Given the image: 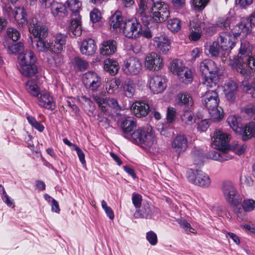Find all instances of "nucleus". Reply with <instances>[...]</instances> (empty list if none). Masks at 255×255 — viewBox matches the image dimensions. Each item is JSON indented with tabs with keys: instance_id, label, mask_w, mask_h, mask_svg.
Masks as SVG:
<instances>
[{
	"instance_id": "nucleus-7",
	"label": "nucleus",
	"mask_w": 255,
	"mask_h": 255,
	"mask_svg": "<svg viewBox=\"0 0 255 255\" xmlns=\"http://www.w3.org/2000/svg\"><path fill=\"white\" fill-rule=\"evenodd\" d=\"M186 176L190 182L202 187H207L211 183L209 176L200 170L189 169L186 171Z\"/></svg>"
},
{
	"instance_id": "nucleus-10",
	"label": "nucleus",
	"mask_w": 255,
	"mask_h": 255,
	"mask_svg": "<svg viewBox=\"0 0 255 255\" xmlns=\"http://www.w3.org/2000/svg\"><path fill=\"white\" fill-rule=\"evenodd\" d=\"M83 83L87 89L96 92L102 86V79L97 73L88 71L83 75Z\"/></svg>"
},
{
	"instance_id": "nucleus-31",
	"label": "nucleus",
	"mask_w": 255,
	"mask_h": 255,
	"mask_svg": "<svg viewBox=\"0 0 255 255\" xmlns=\"http://www.w3.org/2000/svg\"><path fill=\"white\" fill-rule=\"evenodd\" d=\"M201 23H196L194 21L190 22V34L189 35V38L191 41H196L200 39L202 33Z\"/></svg>"
},
{
	"instance_id": "nucleus-39",
	"label": "nucleus",
	"mask_w": 255,
	"mask_h": 255,
	"mask_svg": "<svg viewBox=\"0 0 255 255\" xmlns=\"http://www.w3.org/2000/svg\"><path fill=\"white\" fill-rule=\"evenodd\" d=\"M121 83V81L119 79H108L105 85L107 93L109 94H115Z\"/></svg>"
},
{
	"instance_id": "nucleus-45",
	"label": "nucleus",
	"mask_w": 255,
	"mask_h": 255,
	"mask_svg": "<svg viewBox=\"0 0 255 255\" xmlns=\"http://www.w3.org/2000/svg\"><path fill=\"white\" fill-rule=\"evenodd\" d=\"M124 94L128 98H132L135 93V86L132 81H126L123 85Z\"/></svg>"
},
{
	"instance_id": "nucleus-62",
	"label": "nucleus",
	"mask_w": 255,
	"mask_h": 255,
	"mask_svg": "<svg viewBox=\"0 0 255 255\" xmlns=\"http://www.w3.org/2000/svg\"><path fill=\"white\" fill-rule=\"evenodd\" d=\"M242 111L249 116H252L255 114V106L253 104L248 105L243 109Z\"/></svg>"
},
{
	"instance_id": "nucleus-34",
	"label": "nucleus",
	"mask_w": 255,
	"mask_h": 255,
	"mask_svg": "<svg viewBox=\"0 0 255 255\" xmlns=\"http://www.w3.org/2000/svg\"><path fill=\"white\" fill-rule=\"evenodd\" d=\"M227 122L236 133H241L242 132L241 121L239 117L235 115L229 116L227 119Z\"/></svg>"
},
{
	"instance_id": "nucleus-38",
	"label": "nucleus",
	"mask_w": 255,
	"mask_h": 255,
	"mask_svg": "<svg viewBox=\"0 0 255 255\" xmlns=\"http://www.w3.org/2000/svg\"><path fill=\"white\" fill-rule=\"evenodd\" d=\"M104 69L111 74L115 75L119 69V63L117 61L112 59H106L104 61Z\"/></svg>"
},
{
	"instance_id": "nucleus-43",
	"label": "nucleus",
	"mask_w": 255,
	"mask_h": 255,
	"mask_svg": "<svg viewBox=\"0 0 255 255\" xmlns=\"http://www.w3.org/2000/svg\"><path fill=\"white\" fill-rule=\"evenodd\" d=\"M205 50L208 52L209 54L212 57L219 56L221 51H223L218 41L213 42L206 47Z\"/></svg>"
},
{
	"instance_id": "nucleus-22",
	"label": "nucleus",
	"mask_w": 255,
	"mask_h": 255,
	"mask_svg": "<svg viewBox=\"0 0 255 255\" xmlns=\"http://www.w3.org/2000/svg\"><path fill=\"white\" fill-rule=\"evenodd\" d=\"M154 45L157 52L166 54L170 49L169 40L163 36L155 37L153 39Z\"/></svg>"
},
{
	"instance_id": "nucleus-46",
	"label": "nucleus",
	"mask_w": 255,
	"mask_h": 255,
	"mask_svg": "<svg viewBox=\"0 0 255 255\" xmlns=\"http://www.w3.org/2000/svg\"><path fill=\"white\" fill-rule=\"evenodd\" d=\"M25 89L27 92L34 97H38L40 94L39 88L34 80H29L26 83Z\"/></svg>"
},
{
	"instance_id": "nucleus-12",
	"label": "nucleus",
	"mask_w": 255,
	"mask_h": 255,
	"mask_svg": "<svg viewBox=\"0 0 255 255\" xmlns=\"http://www.w3.org/2000/svg\"><path fill=\"white\" fill-rule=\"evenodd\" d=\"M159 0H140L139 4L138 13L140 19L146 26H148L151 17L149 14V8L155 2Z\"/></svg>"
},
{
	"instance_id": "nucleus-16",
	"label": "nucleus",
	"mask_w": 255,
	"mask_h": 255,
	"mask_svg": "<svg viewBox=\"0 0 255 255\" xmlns=\"http://www.w3.org/2000/svg\"><path fill=\"white\" fill-rule=\"evenodd\" d=\"M149 87L153 94L161 93L166 89V79L161 75H154L149 79Z\"/></svg>"
},
{
	"instance_id": "nucleus-49",
	"label": "nucleus",
	"mask_w": 255,
	"mask_h": 255,
	"mask_svg": "<svg viewBox=\"0 0 255 255\" xmlns=\"http://www.w3.org/2000/svg\"><path fill=\"white\" fill-rule=\"evenodd\" d=\"M167 26L171 31L176 33L181 29V22L179 19L173 18L168 21Z\"/></svg>"
},
{
	"instance_id": "nucleus-18",
	"label": "nucleus",
	"mask_w": 255,
	"mask_h": 255,
	"mask_svg": "<svg viewBox=\"0 0 255 255\" xmlns=\"http://www.w3.org/2000/svg\"><path fill=\"white\" fill-rule=\"evenodd\" d=\"M171 145L173 151L180 154L184 152L188 147L187 138L183 134L177 135L172 140Z\"/></svg>"
},
{
	"instance_id": "nucleus-41",
	"label": "nucleus",
	"mask_w": 255,
	"mask_h": 255,
	"mask_svg": "<svg viewBox=\"0 0 255 255\" xmlns=\"http://www.w3.org/2000/svg\"><path fill=\"white\" fill-rule=\"evenodd\" d=\"M177 76L179 81L183 83L188 84L193 80V75L191 70L186 67L181 70Z\"/></svg>"
},
{
	"instance_id": "nucleus-50",
	"label": "nucleus",
	"mask_w": 255,
	"mask_h": 255,
	"mask_svg": "<svg viewBox=\"0 0 255 255\" xmlns=\"http://www.w3.org/2000/svg\"><path fill=\"white\" fill-rule=\"evenodd\" d=\"M185 67L182 62L178 60H173L170 64V71L174 74L177 75H178Z\"/></svg>"
},
{
	"instance_id": "nucleus-5",
	"label": "nucleus",
	"mask_w": 255,
	"mask_h": 255,
	"mask_svg": "<svg viewBox=\"0 0 255 255\" xmlns=\"http://www.w3.org/2000/svg\"><path fill=\"white\" fill-rule=\"evenodd\" d=\"M149 15L151 17L147 27L150 26V22L153 20L157 23L165 21L169 16L170 12L169 6L163 2H155L150 6Z\"/></svg>"
},
{
	"instance_id": "nucleus-63",
	"label": "nucleus",
	"mask_w": 255,
	"mask_h": 255,
	"mask_svg": "<svg viewBox=\"0 0 255 255\" xmlns=\"http://www.w3.org/2000/svg\"><path fill=\"white\" fill-rule=\"evenodd\" d=\"M209 127L208 122L207 120H201L198 123V129L201 131H205Z\"/></svg>"
},
{
	"instance_id": "nucleus-47",
	"label": "nucleus",
	"mask_w": 255,
	"mask_h": 255,
	"mask_svg": "<svg viewBox=\"0 0 255 255\" xmlns=\"http://www.w3.org/2000/svg\"><path fill=\"white\" fill-rule=\"evenodd\" d=\"M181 120L185 124L192 125L195 123L196 117L191 111L187 110L184 111L181 115Z\"/></svg>"
},
{
	"instance_id": "nucleus-15",
	"label": "nucleus",
	"mask_w": 255,
	"mask_h": 255,
	"mask_svg": "<svg viewBox=\"0 0 255 255\" xmlns=\"http://www.w3.org/2000/svg\"><path fill=\"white\" fill-rule=\"evenodd\" d=\"M29 30L34 37L39 39L46 38L48 34L47 27L39 22L36 18H32L30 21Z\"/></svg>"
},
{
	"instance_id": "nucleus-4",
	"label": "nucleus",
	"mask_w": 255,
	"mask_h": 255,
	"mask_svg": "<svg viewBox=\"0 0 255 255\" xmlns=\"http://www.w3.org/2000/svg\"><path fill=\"white\" fill-rule=\"evenodd\" d=\"M200 69L204 76L203 84L208 88L215 86L219 80V77L215 62L211 60H204L200 63Z\"/></svg>"
},
{
	"instance_id": "nucleus-37",
	"label": "nucleus",
	"mask_w": 255,
	"mask_h": 255,
	"mask_svg": "<svg viewBox=\"0 0 255 255\" xmlns=\"http://www.w3.org/2000/svg\"><path fill=\"white\" fill-rule=\"evenodd\" d=\"M177 104L179 105H184L188 108L191 107L193 105L192 97L187 93H180L177 96Z\"/></svg>"
},
{
	"instance_id": "nucleus-53",
	"label": "nucleus",
	"mask_w": 255,
	"mask_h": 255,
	"mask_svg": "<svg viewBox=\"0 0 255 255\" xmlns=\"http://www.w3.org/2000/svg\"><path fill=\"white\" fill-rule=\"evenodd\" d=\"M6 33L7 37L13 41H17L20 37V33L15 28L9 27L7 29Z\"/></svg>"
},
{
	"instance_id": "nucleus-61",
	"label": "nucleus",
	"mask_w": 255,
	"mask_h": 255,
	"mask_svg": "<svg viewBox=\"0 0 255 255\" xmlns=\"http://www.w3.org/2000/svg\"><path fill=\"white\" fill-rule=\"evenodd\" d=\"M179 224L180 226L184 228L186 232L189 233H195V230L192 228L190 224H189L186 221H181Z\"/></svg>"
},
{
	"instance_id": "nucleus-24",
	"label": "nucleus",
	"mask_w": 255,
	"mask_h": 255,
	"mask_svg": "<svg viewBox=\"0 0 255 255\" xmlns=\"http://www.w3.org/2000/svg\"><path fill=\"white\" fill-rule=\"evenodd\" d=\"M131 111L136 117L146 116L149 111L148 105L142 102H135L131 107Z\"/></svg>"
},
{
	"instance_id": "nucleus-33",
	"label": "nucleus",
	"mask_w": 255,
	"mask_h": 255,
	"mask_svg": "<svg viewBox=\"0 0 255 255\" xmlns=\"http://www.w3.org/2000/svg\"><path fill=\"white\" fill-rule=\"evenodd\" d=\"M18 60L19 64H35L36 58L32 51L27 50L19 53Z\"/></svg>"
},
{
	"instance_id": "nucleus-36",
	"label": "nucleus",
	"mask_w": 255,
	"mask_h": 255,
	"mask_svg": "<svg viewBox=\"0 0 255 255\" xmlns=\"http://www.w3.org/2000/svg\"><path fill=\"white\" fill-rule=\"evenodd\" d=\"M12 17L15 18L20 27H23L27 24L26 13L22 7H15Z\"/></svg>"
},
{
	"instance_id": "nucleus-1",
	"label": "nucleus",
	"mask_w": 255,
	"mask_h": 255,
	"mask_svg": "<svg viewBox=\"0 0 255 255\" xmlns=\"http://www.w3.org/2000/svg\"><path fill=\"white\" fill-rule=\"evenodd\" d=\"M252 47L248 41H241L237 58L231 60L229 63L237 72L244 76L250 75L249 64L252 56Z\"/></svg>"
},
{
	"instance_id": "nucleus-55",
	"label": "nucleus",
	"mask_w": 255,
	"mask_h": 255,
	"mask_svg": "<svg viewBox=\"0 0 255 255\" xmlns=\"http://www.w3.org/2000/svg\"><path fill=\"white\" fill-rule=\"evenodd\" d=\"M233 150L237 154L241 155L245 152L247 149L246 144H239L238 143H235L232 146Z\"/></svg>"
},
{
	"instance_id": "nucleus-40",
	"label": "nucleus",
	"mask_w": 255,
	"mask_h": 255,
	"mask_svg": "<svg viewBox=\"0 0 255 255\" xmlns=\"http://www.w3.org/2000/svg\"><path fill=\"white\" fill-rule=\"evenodd\" d=\"M52 53L47 57V63L52 69L59 67L62 64V59L59 53L52 52Z\"/></svg>"
},
{
	"instance_id": "nucleus-42",
	"label": "nucleus",
	"mask_w": 255,
	"mask_h": 255,
	"mask_svg": "<svg viewBox=\"0 0 255 255\" xmlns=\"http://www.w3.org/2000/svg\"><path fill=\"white\" fill-rule=\"evenodd\" d=\"M20 72L24 76L30 77L33 76L37 71L35 64H20Z\"/></svg>"
},
{
	"instance_id": "nucleus-64",
	"label": "nucleus",
	"mask_w": 255,
	"mask_h": 255,
	"mask_svg": "<svg viewBox=\"0 0 255 255\" xmlns=\"http://www.w3.org/2000/svg\"><path fill=\"white\" fill-rule=\"evenodd\" d=\"M142 201L141 196L138 194H133L132 197V203L136 208L138 207L141 204Z\"/></svg>"
},
{
	"instance_id": "nucleus-2",
	"label": "nucleus",
	"mask_w": 255,
	"mask_h": 255,
	"mask_svg": "<svg viewBox=\"0 0 255 255\" xmlns=\"http://www.w3.org/2000/svg\"><path fill=\"white\" fill-rule=\"evenodd\" d=\"M131 140L137 144H140L144 148L150 150L155 148L157 144L156 136L150 126L134 131L131 135Z\"/></svg>"
},
{
	"instance_id": "nucleus-17",
	"label": "nucleus",
	"mask_w": 255,
	"mask_h": 255,
	"mask_svg": "<svg viewBox=\"0 0 255 255\" xmlns=\"http://www.w3.org/2000/svg\"><path fill=\"white\" fill-rule=\"evenodd\" d=\"M142 64L139 60L135 57H130L124 63L123 69L128 75H136L141 70Z\"/></svg>"
},
{
	"instance_id": "nucleus-13",
	"label": "nucleus",
	"mask_w": 255,
	"mask_h": 255,
	"mask_svg": "<svg viewBox=\"0 0 255 255\" xmlns=\"http://www.w3.org/2000/svg\"><path fill=\"white\" fill-rule=\"evenodd\" d=\"M218 42L221 46L223 51H226L224 55L228 51L232 49L236 43V38L235 35L232 34L228 32H224L220 34L219 37L217 40Z\"/></svg>"
},
{
	"instance_id": "nucleus-44",
	"label": "nucleus",
	"mask_w": 255,
	"mask_h": 255,
	"mask_svg": "<svg viewBox=\"0 0 255 255\" xmlns=\"http://www.w3.org/2000/svg\"><path fill=\"white\" fill-rule=\"evenodd\" d=\"M4 47L7 49V52L10 54H16L19 53L23 50V45L21 43H17L9 44L7 40H5L3 42Z\"/></svg>"
},
{
	"instance_id": "nucleus-6",
	"label": "nucleus",
	"mask_w": 255,
	"mask_h": 255,
	"mask_svg": "<svg viewBox=\"0 0 255 255\" xmlns=\"http://www.w3.org/2000/svg\"><path fill=\"white\" fill-rule=\"evenodd\" d=\"M222 190L226 201L231 205L236 206L242 202V198L232 182L227 181L223 182Z\"/></svg>"
},
{
	"instance_id": "nucleus-25",
	"label": "nucleus",
	"mask_w": 255,
	"mask_h": 255,
	"mask_svg": "<svg viewBox=\"0 0 255 255\" xmlns=\"http://www.w3.org/2000/svg\"><path fill=\"white\" fill-rule=\"evenodd\" d=\"M97 49V46L95 41L88 38L84 40L80 47V51L82 54L90 56L94 54Z\"/></svg>"
},
{
	"instance_id": "nucleus-19",
	"label": "nucleus",
	"mask_w": 255,
	"mask_h": 255,
	"mask_svg": "<svg viewBox=\"0 0 255 255\" xmlns=\"http://www.w3.org/2000/svg\"><path fill=\"white\" fill-rule=\"evenodd\" d=\"M37 97V103L38 105L48 110H53L56 107L55 102L49 93L42 92Z\"/></svg>"
},
{
	"instance_id": "nucleus-48",
	"label": "nucleus",
	"mask_w": 255,
	"mask_h": 255,
	"mask_svg": "<svg viewBox=\"0 0 255 255\" xmlns=\"http://www.w3.org/2000/svg\"><path fill=\"white\" fill-rule=\"evenodd\" d=\"M135 122L132 117L126 118L122 123V127L126 133L131 131L135 127Z\"/></svg>"
},
{
	"instance_id": "nucleus-8",
	"label": "nucleus",
	"mask_w": 255,
	"mask_h": 255,
	"mask_svg": "<svg viewBox=\"0 0 255 255\" xmlns=\"http://www.w3.org/2000/svg\"><path fill=\"white\" fill-rule=\"evenodd\" d=\"M230 139V134L220 129H216L213 133L211 145L215 149L226 150L229 148Z\"/></svg>"
},
{
	"instance_id": "nucleus-32",
	"label": "nucleus",
	"mask_w": 255,
	"mask_h": 255,
	"mask_svg": "<svg viewBox=\"0 0 255 255\" xmlns=\"http://www.w3.org/2000/svg\"><path fill=\"white\" fill-rule=\"evenodd\" d=\"M239 134H242L243 140L252 138L255 136V123L251 122L246 124L243 129L242 128V132Z\"/></svg>"
},
{
	"instance_id": "nucleus-60",
	"label": "nucleus",
	"mask_w": 255,
	"mask_h": 255,
	"mask_svg": "<svg viewBox=\"0 0 255 255\" xmlns=\"http://www.w3.org/2000/svg\"><path fill=\"white\" fill-rule=\"evenodd\" d=\"M176 110L174 108H168L167 111V120L169 122L171 123L174 120L176 116Z\"/></svg>"
},
{
	"instance_id": "nucleus-27",
	"label": "nucleus",
	"mask_w": 255,
	"mask_h": 255,
	"mask_svg": "<svg viewBox=\"0 0 255 255\" xmlns=\"http://www.w3.org/2000/svg\"><path fill=\"white\" fill-rule=\"evenodd\" d=\"M51 14L56 18L60 19L67 15V10L64 4L55 1L49 7Z\"/></svg>"
},
{
	"instance_id": "nucleus-23",
	"label": "nucleus",
	"mask_w": 255,
	"mask_h": 255,
	"mask_svg": "<svg viewBox=\"0 0 255 255\" xmlns=\"http://www.w3.org/2000/svg\"><path fill=\"white\" fill-rule=\"evenodd\" d=\"M251 24L249 23L248 20L244 19L234 27L233 34L235 35L236 38L240 35H242V36L244 37L251 32Z\"/></svg>"
},
{
	"instance_id": "nucleus-11",
	"label": "nucleus",
	"mask_w": 255,
	"mask_h": 255,
	"mask_svg": "<svg viewBox=\"0 0 255 255\" xmlns=\"http://www.w3.org/2000/svg\"><path fill=\"white\" fill-rule=\"evenodd\" d=\"M141 24L135 18L125 22L122 32L124 35L130 38H136L141 34Z\"/></svg>"
},
{
	"instance_id": "nucleus-3",
	"label": "nucleus",
	"mask_w": 255,
	"mask_h": 255,
	"mask_svg": "<svg viewBox=\"0 0 255 255\" xmlns=\"http://www.w3.org/2000/svg\"><path fill=\"white\" fill-rule=\"evenodd\" d=\"M202 102L208 109L212 120L218 122L223 118V110L221 107L218 106L219 98L215 91L206 92L203 96Z\"/></svg>"
},
{
	"instance_id": "nucleus-57",
	"label": "nucleus",
	"mask_w": 255,
	"mask_h": 255,
	"mask_svg": "<svg viewBox=\"0 0 255 255\" xmlns=\"http://www.w3.org/2000/svg\"><path fill=\"white\" fill-rule=\"evenodd\" d=\"M75 62L80 70H86L89 66L88 63L86 61L79 57L75 58Z\"/></svg>"
},
{
	"instance_id": "nucleus-54",
	"label": "nucleus",
	"mask_w": 255,
	"mask_h": 255,
	"mask_svg": "<svg viewBox=\"0 0 255 255\" xmlns=\"http://www.w3.org/2000/svg\"><path fill=\"white\" fill-rule=\"evenodd\" d=\"M230 19L228 17L220 18L216 21V25L223 29H227L230 26Z\"/></svg>"
},
{
	"instance_id": "nucleus-14",
	"label": "nucleus",
	"mask_w": 255,
	"mask_h": 255,
	"mask_svg": "<svg viewBox=\"0 0 255 255\" xmlns=\"http://www.w3.org/2000/svg\"><path fill=\"white\" fill-rule=\"evenodd\" d=\"M92 97L94 101L98 105L99 107L103 112L107 110V105L117 110L121 111L122 110V108L119 106L116 100L115 99H107V98L102 95V93L93 94Z\"/></svg>"
},
{
	"instance_id": "nucleus-20",
	"label": "nucleus",
	"mask_w": 255,
	"mask_h": 255,
	"mask_svg": "<svg viewBox=\"0 0 255 255\" xmlns=\"http://www.w3.org/2000/svg\"><path fill=\"white\" fill-rule=\"evenodd\" d=\"M69 31L74 36H80L82 34L81 17L79 13H72Z\"/></svg>"
},
{
	"instance_id": "nucleus-52",
	"label": "nucleus",
	"mask_w": 255,
	"mask_h": 255,
	"mask_svg": "<svg viewBox=\"0 0 255 255\" xmlns=\"http://www.w3.org/2000/svg\"><path fill=\"white\" fill-rule=\"evenodd\" d=\"M242 207L245 212L252 211L255 208V201L252 199H244Z\"/></svg>"
},
{
	"instance_id": "nucleus-30",
	"label": "nucleus",
	"mask_w": 255,
	"mask_h": 255,
	"mask_svg": "<svg viewBox=\"0 0 255 255\" xmlns=\"http://www.w3.org/2000/svg\"><path fill=\"white\" fill-rule=\"evenodd\" d=\"M238 85L234 81H230L224 87L226 98L229 101L233 102L236 98Z\"/></svg>"
},
{
	"instance_id": "nucleus-28",
	"label": "nucleus",
	"mask_w": 255,
	"mask_h": 255,
	"mask_svg": "<svg viewBox=\"0 0 255 255\" xmlns=\"http://www.w3.org/2000/svg\"><path fill=\"white\" fill-rule=\"evenodd\" d=\"M117 43L114 40L104 41L100 48V53L103 55H110L115 53Z\"/></svg>"
},
{
	"instance_id": "nucleus-9",
	"label": "nucleus",
	"mask_w": 255,
	"mask_h": 255,
	"mask_svg": "<svg viewBox=\"0 0 255 255\" xmlns=\"http://www.w3.org/2000/svg\"><path fill=\"white\" fill-rule=\"evenodd\" d=\"M145 67L151 71H158L164 66L163 59L155 52L148 53L145 57Z\"/></svg>"
},
{
	"instance_id": "nucleus-51",
	"label": "nucleus",
	"mask_w": 255,
	"mask_h": 255,
	"mask_svg": "<svg viewBox=\"0 0 255 255\" xmlns=\"http://www.w3.org/2000/svg\"><path fill=\"white\" fill-rule=\"evenodd\" d=\"M66 2L68 7L73 13H79L82 5L79 0H67Z\"/></svg>"
},
{
	"instance_id": "nucleus-21",
	"label": "nucleus",
	"mask_w": 255,
	"mask_h": 255,
	"mask_svg": "<svg viewBox=\"0 0 255 255\" xmlns=\"http://www.w3.org/2000/svg\"><path fill=\"white\" fill-rule=\"evenodd\" d=\"M156 212L157 209L152 205L146 203L144 204L139 209L137 210L133 216L135 218L150 219Z\"/></svg>"
},
{
	"instance_id": "nucleus-59",
	"label": "nucleus",
	"mask_w": 255,
	"mask_h": 255,
	"mask_svg": "<svg viewBox=\"0 0 255 255\" xmlns=\"http://www.w3.org/2000/svg\"><path fill=\"white\" fill-rule=\"evenodd\" d=\"M102 207L109 218L111 220L113 219L115 217L113 211L112 209L107 205V203L104 200L102 201Z\"/></svg>"
},
{
	"instance_id": "nucleus-26",
	"label": "nucleus",
	"mask_w": 255,
	"mask_h": 255,
	"mask_svg": "<svg viewBox=\"0 0 255 255\" xmlns=\"http://www.w3.org/2000/svg\"><path fill=\"white\" fill-rule=\"evenodd\" d=\"M43 39L40 38L36 40H32L33 48L38 52H45L49 51L51 52H53V42H48Z\"/></svg>"
},
{
	"instance_id": "nucleus-29",
	"label": "nucleus",
	"mask_w": 255,
	"mask_h": 255,
	"mask_svg": "<svg viewBox=\"0 0 255 255\" xmlns=\"http://www.w3.org/2000/svg\"><path fill=\"white\" fill-rule=\"evenodd\" d=\"M126 21L124 20L120 12L117 11L111 16L110 25L111 27H113V29L116 31L122 32Z\"/></svg>"
},
{
	"instance_id": "nucleus-56",
	"label": "nucleus",
	"mask_w": 255,
	"mask_h": 255,
	"mask_svg": "<svg viewBox=\"0 0 255 255\" xmlns=\"http://www.w3.org/2000/svg\"><path fill=\"white\" fill-rule=\"evenodd\" d=\"M101 18V14L100 11L97 8H94L90 12V19L93 22H98Z\"/></svg>"
},
{
	"instance_id": "nucleus-35",
	"label": "nucleus",
	"mask_w": 255,
	"mask_h": 255,
	"mask_svg": "<svg viewBox=\"0 0 255 255\" xmlns=\"http://www.w3.org/2000/svg\"><path fill=\"white\" fill-rule=\"evenodd\" d=\"M66 38V36L63 34L59 33L55 35L54 40V44L53 43V52L59 53L63 49Z\"/></svg>"
},
{
	"instance_id": "nucleus-58",
	"label": "nucleus",
	"mask_w": 255,
	"mask_h": 255,
	"mask_svg": "<svg viewBox=\"0 0 255 255\" xmlns=\"http://www.w3.org/2000/svg\"><path fill=\"white\" fill-rule=\"evenodd\" d=\"M146 239L152 246H154L157 244V237L156 234L152 231H149L147 233Z\"/></svg>"
}]
</instances>
